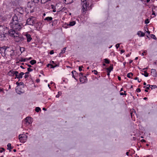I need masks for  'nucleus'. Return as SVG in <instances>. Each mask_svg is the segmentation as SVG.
Wrapping results in <instances>:
<instances>
[{"label":"nucleus","instance_id":"nucleus-1","mask_svg":"<svg viewBox=\"0 0 157 157\" xmlns=\"http://www.w3.org/2000/svg\"><path fill=\"white\" fill-rule=\"evenodd\" d=\"M22 18H18L17 16L16 15L13 16L12 18V21L10 23V25L12 29L18 31L21 29L22 25L21 23Z\"/></svg>","mask_w":157,"mask_h":157},{"label":"nucleus","instance_id":"nucleus-2","mask_svg":"<svg viewBox=\"0 0 157 157\" xmlns=\"http://www.w3.org/2000/svg\"><path fill=\"white\" fill-rule=\"evenodd\" d=\"M88 0H81V5H82V12L84 14L86 13V11L89 8V3L88 2Z\"/></svg>","mask_w":157,"mask_h":157},{"label":"nucleus","instance_id":"nucleus-3","mask_svg":"<svg viewBox=\"0 0 157 157\" xmlns=\"http://www.w3.org/2000/svg\"><path fill=\"white\" fill-rule=\"evenodd\" d=\"M14 40L16 42L19 44L23 43L25 41V38L20 33L17 36V37L14 39Z\"/></svg>","mask_w":157,"mask_h":157},{"label":"nucleus","instance_id":"nucleus-4","mask_svg":"<svg viewBox=\"0 0 157 157\" xmlns=\"http://www.w3.org/2000/svg\"><path fill=\"white\" fill-rule=\"evenodd\" d=\"M9 32V35L11 37H14V39L17 37V36L20 33L17 30L12 29L10 30Z\"/></svg>","mask_w":157,"mask_h":157},{"label":"nucleus","instance_id":"nucleus-5","mask_svg":"<svg viewBox=\"0 0 157 157\" xmlns=\"http://www.w3.org/2000/svg\"><path fill=\"white\" fill-rule=\"evenodd\" d=\"M19 137L20 142L24 143L26 141L27 136L25 135L21 134L19 136Z\"/></svg>","mask_w":157,"mask_h":157},{"label":"nucleus","instance_id":"nucleus-6","mask_svg":"<svg viewBox=\"0 0 157 157\" xmlns=\"http://www.w3.org/2000/svg\"><path fill=\"white\" fill-rule=\"evenodd\" d=\"M35 2H29L27 4L28 8L30 9V10H33L34 8Z\"/></svg>","mask_w":157,"mask_h":157},{"label":"nucleus","instance_id":"nucleus-7","mask_svg":"<svg viewBox=\"0 0 157 157\" xmlns=\"http://www.w3.org/2000/svg\"><path fill=\"white\" fill-rule=\"evenodd\" d=\"M34 18L33 17H32L28 18L27 20L26 24L28 25H33L34 22V21L33 19Z\"/></svg>","mask_w":157,"mask_h":157},{"label":"nucleus","instance_id":"nucleus-8","mask_svg":"<svg viewBox=\"0 0 157 157\" xmlns=\"http://www.w3.org/2000/svg\"><path fill=\"white\" fill-rule=\"evenodd\" d=\"M26 38L27 39V41L28 42H29L31 41L32 39V38L31 37V35L28 33H27L25 35Z\"/></svg>","mask_w":157,"mask_h":157},{"label":"nucleus","instance_id":"nucleus-9","mask_svg":"<svg viewBox=\"0 0 157 157\" xmlns=\"http://www.w3.org/2000/svg\"><path fill=\"white\" fill-rule=\"evenodd\" d=\"M147 87H146L145 86H144V88H145L146 89H150V88L151 89H152V88L151 87V86L154 87V88L157 87V86L156 85H150L149 84L147 85Z\"/></svg>","mask_w":157,"mask_h":157},{"label":"nucleus","instance_id":"nucleus-10","mask_svg":"<svg viewBox=\"0 0 157 157\" xmlns=\"http://www.w3.org/2000/svg\"><path fill=\"white\" fill-rule=\"evenodd\" d=\"M31 118L29 117H27L25 118V121L26 124H29L31 122Z\"/></svg>","mask_w":157,"mask_h":157},{"label":"nucleus","instance_id":"nucleus-11","mask_svg":"<svg viewBox=\"0 0 157 157\" xmlns=\"http://www.w3.org/2000/svg\"><path fill=\"white\" fill-rule=\"evenodd\" d=\"M15 71L11 70L9 71L8 73V75L11 76H13L14 75V72Z\"/></svg>","mask_w":157,"mask_h":157},{"label":"nucleus","instance_id":"nucleus-12","mask_svg":"<svg viewBox=\"0 0 157 157\" xmlns=\"http://www.w3.org/2000/svg\"><path fill=\"white\" fill-rule=\"evenodd\" d=\"M73 0H64V3L66 4H70L73 2Z\"/></svg>","mask_w":157,"mask_h":157},{"label":"nucleus","instance_id":"nucleus-13","mask_svg":"<svg viewBox=\"0 0 157 157\" xmlns=\"http://www.w3.org/2000/svg\"><path fill=\"white\" fill-rule=\"evenodd\" d=\"M24 75V73L23 72H21L18 74V76H17V78L20 79L22 77L23 75Z\"/></svg>","mask_w":157,"mask_h":157},{"label":"nucleus","instance_id":"nucleus-14","mask_svg":"<svg viewBox=\"0 0 157 157\" xmlns=\"http://www.w3.org/2000/svg\"><path fill=\"white\" fill-rule=\"evenodd\" d=\"M76 23V22L75 21H71L69 22V23L67 24V25L70 26H73Z\"/></svg>","mask_w":157,"mask_h":157},{"label":"nucleus","instance_id":"nucleus-15","mask_svg":"<svg viewBox=\"0 0 157 157\" xmlns=\"http://www.w3.org/2000/svg\"><path fill=\"white\" fill-rule=\"evenodd\" d=\"M52 17H47L44 19V20H46L49 22L52 21Z\"/></svg>","mask_w":157,"mask_h":157},{"label":"nucleus","instance_id":"nucleus-16","mask_svg":"<svg viewBox=\"0 0 157 157\" xmlns=\"http://www.w3.org/2000/svg\"><path fill=\"white\" fill-rule=\"evenodd\" d=\"M106 69L107 70V71H109V72H110L113 69V65H111L109 67L107 68Z\"/></svg>","mask_w":157,"mask_h":157},{"label":"nucleus","instance_id":"nucleus-17","mask_svg":"<svg viewBox=\"0 0 157 157\" xmlns=\"http://www.w3.org/2000/svg\"><path fill=\"white\" fill-rule=\"evenodd\" d=\"M7 149H9L10 151H11V149H12L11 144L10 143H9L7 145Z\"/></svg>","mask_w":157,"mask_h":157},{"label":"nucleus","instance_id":"nucleus-18","mask_svg":"<svg viewBox=\"0 0 157 157\" xmlns=\"http://www.w3.org/2000/svg\"><path fill=\"white\" fill-rule=\"evenodd\" d=\"M151 73L153 75H155L156 73V71L155 69H151Z\"/></svg>","mask_w":157,"mask_h":157},{"label":"nucleus","instance_id":"nucleus-19","mask_svg":"<svg viewBox=\"0 0 157 157\" xmlns=\"http://www.w3.org/2000/svg\"><path fill=\"white\" fill-rule=\"evenodd\" d=\"M30 63L32 65H33L36 63V61L35 60H33L30 61Z\"/></svg>","mask_w":157,"mask_h":157},{"label":"nucleus","instance_id":"nucleus-20","mask_svg":"<svg viewBox=\"0 0 157 157\" xmlns=\"http://www.w3.org/2000/svg\"><path fill=\"white\" fill-rule=\"evenodd\" d=\"M66 48H64L63 49V50H62L61 52H60L59 55L63 54L65 52V50H66Z\"/></svg>","mask_w":157,"mask_h":157},{"label":"nucleus","instance_id":"nucleus-21","mask_svg":"<svg viewBox=\"0 0 157 157\" xmlns=\"http://www.w3.org/2000/svg\"><path fill=\"white\" fill-rule=\"evenodd\" d=\"M133 75V74L132 73H129L127 75V77L128 78H131Z\"/></svg>","mask_w":157,"mask_h":157},{"label":"nucleus","instance_id":"nucleus-22","mask_svg":"<svg viewBox=\"0 0 157 157\" xmlns=\"http://www.w3.org/2000/svg\"><path fill=\"white\" fill-rule=\"evenodd\" d=\"M29 74V72H26L25 73H24V74H25V75L24 76V77L26 78H28L29 77L28 74Z\"/></svg>","mask_w":157,"mask_h":157},{"label":"nucleus","instance_id":"nucleus-23","mask_svg":"<svg viewBox=\"0 0 157 157\" xmlns=\"http://www.w3.org/2000/svg\"><path fill=\"white\" fill-rule=\"evenodd\" d=\"M18 72L17 71H15L14 72V75L16 76V78H17V76H18Z\"/></svg>","mask_w":157,"mask_h":157},{"label":"nucleus","instance_id":"nucleus-24","mask_svg":"<svg viewBox=\"0 0 157 157\" xmlns=\"http://www.w3.org/2000/svg\"><path fill=\"white\" fill-rule=\"evenodd\" d=\"M144 74H142L143 75H144V76L146 77H147L148 76V74L147 72L146 71H144Z\"/></svg>","mask_w":157,"mask_h":157},{"label":"nucleus","instance_id":"nucleus-25","mask_svg":"<svg viewBox=\"0 0 157 157\" xmlns=\"http://www.w3.org/2000/svg\"><path fill=\"white\" fill-rule=\"evenodd\" d=\"M40 110V109L39 107H36L35 109V111L37 112H39Z\"/></svg>","mask_w":157,"mask_h":157},{"label":"nucleus","instance_id":"nucleus-26","mask_svg":"<svg viewBox=\"0 0 157 157\" xmlns=\"http://www.w3.org/2000/svg\"><path fill=\"white\" fill-rule=\"evenodd\" d=\"M40 1H41V2L42 3H43L42 2V0H33V1L34 2L37 3L39 2Z\"/></svg>","mask_w":157,"mask_h":157},{"label":"nucleus","instance_id":"nucleus-27","mask_svg":"<svg viewBox=\"0 0 157 157\" xmlns=\"http://www.w3.org/2000/svg\"><path fill=\"white\" fill-rule=\"evenodd\" d=\"M20 51H21V53L25 51V48L23 47L20 48Z\"/></svg>","mask_w":157,"mask_h":157},{"label":"nucleus","instance_id":"nucleus-28","mask_svg":"<svg viewBox=\"0 0 157 157\" xmlns=\"http://www.w3.org/2000/svg\"><path fill=\"white\" fill-rule=\"evenodd\" d=\"M27 59L26 58H21L19 61L21 62H25V61L26 59Z\"/></svg>","mask_w":157,"mask_h":157},{"label":"nucleus","instance_id":"nucleus-29","mask_svg":"<svg viewBox=\"0 0 157 157\" xmlns=\"http://www.w3.org/2000/svg\"><path fill=\"white\" fill-rule=\"evenodd\" d=\"M11 52V53L10 55L11 56H13L14 55V51L13 50H11L10 51Z\"/></svg>","mask_w":157,"mask_h":157},{"label":"nucleus","instance_id":"nucleus-30","mask_svg":"<svg viewBox=\"0 0 157 157\" xmlns=\"http://www.w3.org/2000/svg\"><path fill=\"white\" fill-rule=\"evenodd\" d=\"M105 62L106 63H109V61L108 59H105Z\"/></svg>","mask_w":157,"mask_h":157},{"label":"nucleus","instance_id":"nucleus-31","mask_svg":"<svg viewBox=\"0 0 157 157\" xmlns=\"http://www.w3.org/2000/svg\"><path fill=\"white\" fill-rule=\"evenodd\" d=\"M79 80L80 82H83L85 81V80L84 81V78H82L81 77L80 78Z\"/></svg>","mask_w":157,"mask_h":157},{"label":"nucleus","instance_id":"nucleus-32","mask_svg":"<svg viewBox=\"0 0 157 157\" xmlns=\"http://www.w3.org/2000/svg\"><path fill=\"white\" fill-rule=\"evenodd\" d=\"M22 84H23V82H16V84L17 86H20V85H21Z\"/></svg>","mask_w":157,"mask_h":157},{"label":"nucleus","instance_id":"nucleus-33","mask_svg":"<svg viewBox=\"0 0 157 157\" xmlns=\"http://www.w3.org/2000/svg\"><path fill=\"white\" fill-rule=\"evenodd\" d=\"M151 37L154 39H156V38L154 34H151Z\"/></svg>","mask_w":157,"mask_h":157},{"label":"nucleus","instance_id":"nucleus-34","mask_svg":"<svg viewBox=\"0 0 157 157\" xmlns=\"http://www.w3.org/2000/svg\"><path fill=\"white\" fill-rule=\"evenodd\" d=\"M27 70H28V72H29H29H31L32 71H33V70L30 68H27Z\"/></svg>","mask_w":157,"mask_h":157},{"label":"nucleus","instance_id":"nucleus-35","mask_svg":"<svg viewBox=\"0 0 157 157\" xmlns=\"http://www.w3.org/2000/svg\"><path fill=\"white\" fill-rule=\"evenodd\" d=\"M92 71L93 72H94V74L95 75H97L98 74V72L96 70H94L93 71Z\"/></svg>","mask_w":157,"mask_h":157},{"label":"nucleus","instance_id":"nucleus-36","mask_svg":"<svg viewBox=\"0 0 157 157\" xmlns=\"http://www.w3.org/2000/svg\"><path fill=\"white\" fill-rule=\"evenodd\" d=\"M124 94L122 92V93H120V94L121 95H127V94L126 93H125V91H124Z\"/></svg>","mask_w":157,"mask_h":157},{"label":"nucleus","instance_id":"nucleus-37","mask_svg":"<svg viewBox=\"0 0 157 157\" xmlns=\"http://www.w3.org/2000/svg\"><path fill=\"white\" fill-rule=\"evenodd\" d=\"M149 21L148 19H147L145 20V24H148L149 23Z\"/></svg>","mask_w":157,"mask_h":157},{"label":"nucleus","instance_id":"nucleus-38","mask_svg":"<svg viewBox=\"0 0 157 157\" xmlns=\"http://www.w3.org/2000/svg\"><path fill=\"white\" fill-rule=\"evenodd\" d=\"M120 46V44H117L116 45V47L117 49Z\"/></svg>","mask_w":157,"mask_h":157},{"label":"nucleus","instance_id":"nucleus-39","mask_svg":"<svg viewBox=\"0 0 157 157\" xmlns=\"http://www.w3.org/2000/svg\"><path fill=\"white\" fill-rule=\"evenodd\" d=\"M1 150H0V152H3V151H5V149H4V148H1Z\"/></svg>","mask_w":157,"mask_h":157},{"label":"nucleus","instance_id":"nucleus-40","mask_svg":"<svg viewBox=\"0 0 157 157\" xmlns=\"http://www.w3.org/2000/svg\"><path fill=\"white\" fill-rule=\"evenodd\" d=\"M82 67H83L82 66H79V70L80 71H82Z\"/></svg>","mask_w":157,"mask_h":157},{"label":"nucleus","instance_id":"nucleus-41","mask_svg":"<svg viewBox=\"0 0 157 157\" xmlns=\"http://www.w3.org/2000/svg\"><path fill=\"white\" fill-rule=\"evenodd\" d=\"M74 72H75V73H76V71H73L72 72V77H73L74 78H75V76L74 75Z\"/></svg>","mask_w":157,"mask_h":157},{"label":"nucleus","instance_id":"nucleus-42","mask_svg":"<svg viewBox=\"0 0 157 157\" xmlns=\"http://www.w3.org/2000/svg\"><path fill=\"white\" fill-rule=\"evenodd\" d=\"M141 36H144L145 35V34L144 33H142V32H141Z\"/></svg>","mask_w":157,"mask_h":157},{"label":"nucleus","instance_id":"nucleus-43","mask_svg":"<svg viewBox=\"0 0 157 157\" xmlns=\"http://www.w3.org/2000/svg\"><path fill=\"white\" fill-rule=\"evenodd\" d=\"M136 91L137 92H140L141 90L140 88H137V89Z\"/></svg>","mask_w":157,"mask_h":157},{"label":"nucleus","instance_id":"nucleus-44","mask_svg":"<svg viewBox=\"0 0 157 157\" xmlns=\"http://www.w3.org/2000/svg\"><path fill=\"white\" fill-rule=\"evenodd\" d=\"M54 52L53 50H52L51 51H50V54L51 55L53 54H54Z\"/></svg>","mask_w":157,"mask_h":157},{"label":"nucleus","instance_id":"nucleus-45","mask_svg":"<svg viewBox=\"0 0 157 157\" xmlns=\"http://www.w3.org/2000/svg\"><path fill=\"white\" fill-rule=\"evenodd\" d=\"M50 68H54V66L53 65H52L51 64V65H50Z\"/></svg>","mask_w":157,"mask_h":157},{"label":"nucleus","instance_id":"nucleus-46","mask_svg":"<svg viewBox=\"0 0 157 157\" xmlns=\"http://www.w3.org/2000/svg\"><path fill=\"white\" fill-rule=\"evenodd\" d=\"M51 7H52V9H54L55 8V6L54 5H51Z\"/></svg>","mask_w":157,"mask_h":157},{"label":"nucleus","instance_id":"nucleus-47","mask_svg":"<svg viewBox=\"0 0 157 157\" xmlns=\"http://www.w3.org/2000/svg\"><path fill=\"white\" fill-rule=\"evenodd\" d=\"M141 32V31H140V32H138V33H137V35L139 36H141L140 35V33Z\"/></svg>","mask_w":157,"mask_h":157},{"label":"nucleus","instance_id":"nucleus-48","mask_svg":"<svg viewBox=\"0 0 157 157\" xmlns=\"http://www.w3.org/2000/svg\"><path fill=\"white\" fill-rule=\"evenodd\" d=\"M125 52V51L123 50H121V53H124Z\"/></svg>","mask_w":157,"mask_h":157},{"label":"nucleus","instance_id":"nucleus-49","mask_svg":"<svg viewBox=\"0 0 157 157\" xmlns=\"http://www.w3.org/2000/svg\"><path fill=\"white\" fill-rule=\"evenodd\" d=\"M107 75L109 76L110 75V72H109V71H107Z\"/></svg>","mask_w":157,"mask_h":157},{"label":"nucleus","instance_id":"nucleus-50","mask_svg":"<svg viewBox=\"0 0 157 157\" xmlns=\"http://www.w3.org/2000/svg\"><path fill=\"white\" fill-rule=\"evenodd\" d=\"M141 141L142 142H145L146 141L144 139H142L141 140Z\"/></svg>","mask_w":157,"mask_h":157},{"label":"nucleus","instance_id":"nucleus-51","mask_svg":"<svg viewBox=\"0 0 157 157\" xmlns=\"http://www.w3.org/2000/svg\"><path fill=\"white\" fill-rule=\"evenodd\" d=\"M82 75H83V74L82 73H79V76H82Z\"/></svg>","mask_w":157,"mask_h":157},{"label":"nucleus","instance_id":"nucleus-52","mask_svg":"<svg viewBox=\"0 0 157 157\" xmlns=\"http://www.w3.org/2000/svg\"><path fill=\"white\" fill-rule=\"evenodd\" d=\"M146 53V52L145 51H144V52H143V53L142 54V56H144V53Z\"/></svg>","mask_w":157,"mask_h":157},{"label":"nucleus","instance_id":"nucleus-53","mask_svg":"<svg viewBox=\"0 0 157 157\" xmlns=\"http://www.w3.org/2000/svg\"><path fill=\"white\" fill-rule=\"evenodd\" d=\"M27 65L29 67V68L32 67V66L28 64Z\"/></svg>","mask_w":157,"mask_h":157},{"label":"nucleus","instance_id":"nucleus-54","mask_svg":"<svg viewBox=\"0 0 157 157\" xmlns=\"http://www.w3.org/2000/svg\"><path fill=\"white\" fill-rule=\"evenodd\" d=\"M148 67H146V68H144L143 69V70H145V69H146V70H147V69H148Z\"/></svg>","mask_w":157,"mask_h":157},{"label":"nucleus","instance_id":"nucleus-55","mask_svg":"<svg viewBox=\"0 0 157 157\" xmlns=\"http://www.w3.org/2000/svg\"><path fill=\"white\" fill-rule=\"evenodd\" d=\"M84 80H86V76H84Z\"/></svg>","mask_w":157,"mask_h":157},{"label":"nucleus","instance_id":"nucleus-56","mask_svg":"<svg viewBox=\"0 0 157 157\" xmlns=\"http://www.w3.org/2000/svg\"><path fill=\"white\" fill-rule=\"evenodd\" d=\"M118 79L120 81L121 80V77L118 76Z\"/></svg>","mask_w":157,"mask_h":157},{"label":"nucleus","instance_id":"nucleus-57","mask_svg":"<svg viewBox=\"0 0 157 157\" xmlns=\"http://www.w3.org/2000/svg\"><path fill=\"white\" fill-rule=\"evenodd\" d=\"M50 65H51V64H48L47 65V67H49V66H50Z\"/></svg>","mask_w":157,"mask_h":157},{"label":"nucleus","instance_id":"nucleus-58","mask_svg":"<svg viewBox=\"0 0 157 157\" xmlns=\"http://www.w3.org/2000/svg\"><path fill=\"white\" fill-rule=\"evenodd\" d=\"M56 98H59V94H58L56 96Z\"/></svg>","mask_w":157,"mask_h":157},{"label":"nucleus","instance_id":"nucleus-59","mask_svg":"<svg viewBox=\"0 0 157 157\" xmlns=\"http://www.w3.org/2000/svg\"><path fill=\"white\" fill-rule=\"evenodd\" d=\"M149 89H146L145 90V91L146 92H148V90H149Z\"/></svg>","mask_w":157,"mask_h":157},{"label":"nucleus","instance_id":"nucleus-60","mask_svg":"<svg viewBox=\"0 0 157 157\" xmlns=\"http://www.w3.org/2000/svg\"><path fill=\"white\" fill-rule=\"evenodd\" d=\"M138 79V78L137 77H136L135 78H134V79L135 80H137Z\"/></svg>","mask_w":157,"mask_h":157},{"label":"nucleus","instance_id":"nucleus-61","mask_svg":"<svg viewBox=\"0 0 157 157\" xmlns=\"http://www.w3.org/2000/svg\"><path fill=\"white\" fill-rule=\"evenodd\" d=\"M147 32L148 33V34L150 33V32L148 30V29H147Z\"/></svg>","mask_w":157,"mask_h":157},{"label":"nucleus","instance_id":"nucleus-62","mask_svg":"<svg viewBox=\"0 0 157 157\" xmlns=\"http://www.w3.org/2000/svg\"><path fill=\"white\" fill-rule=\"evenodd\" d=\"M36 81L37 82H39L40 80L39 79H37V80H36Z\"/></svg>","mask_w":157,"mask_h":157},{"label":"nucleus","instance_id":"nucleus-63","mask_svg":"<svg viewBox=\"0 0 157 157\" xmlns=\"http://www.w3.org/2000/svg\"><path fill=\"white\" fill-rule=\"evenodd\" d=\"M43 110H46V109L45 108H43Z\"/></svg>","mask_w":157,"mask_h":157},{"label":"nucleus","instance_id":"nucleus-64","mask_svg":"<svg viewBox=\"0 0 157 157\" xmlns=\"http://www.w3.org/2000/svg\"><path fill=\"white\" fill-rule=\"evenodd\" d=\"M53 12H56V10H55V9H53Z\"/></svg>","mask_w":157,"mask_h":157}]
</instances>
